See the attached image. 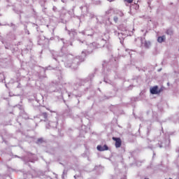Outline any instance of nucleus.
Returning <instances> with one entry per match:
<instances>
[{
  "instance_id": "1",
  "label": "nucleus",
  "mask_w": 179,
  "mask_h": 179,
  "mask_svg": "<svg viewBox=\"0 0 179 179\" xmlns=\"http://www.w3.org/2000/svg\"><path fill=\"white\" fill-rule=\"evenodd\" d=\"M112 140L115 142V146L116 147V148H120L121 147L122 141H121L120 138L112 137Z\"/></svg>"
},
{
  "instance_id": "2",
  "label": "nucleus",
  "mask_w": 179,
  "mask_h": 179,
  "mask_svg": "<svg viewBox=\"0 0 179 179\" xmlns=\"http://www.w3.org/2000/svg\"><path fill=\"white\" fill-rule=\"evenodd\" d=\"M151 94H159L160 91L158 90V86H154L152 88H150Z\"/></svg>"
},
{
  "instance_id": "3",
  "label": "nucleus",
  "mask_w": 179,
  "mask_h": 179,
  "mask_svg": "<svg viewBox=\"0 0 179 179\" xmlns=\"http://www.w3.org/2000/svg\"><path fill=\"white\" fill-rule=\"evenodd\" d=\"M108 149H109V148L107 146V145H104L103 146H101V145H99L97 146V150L99 152L107 151Z\"/></svg>"
},
{
  "instance_id": "4",
  "label": "nucleus",
  "mask_w": 179,
  "mask_h": 179,
  "mask_svg": "<svg viewBox=\"0 0 179 179\" xmlns=\"http://www.w3.org/2000/svg\"><path fill=\"white\" fill-rule=\"evenodd\" d=\"M165 39H166L165 36H159L157 38V42H159V43H162L163 41H165Z\"/></svg>"
},
{
  "instance_id": "5",
  "label": "nucleus",
  "mask_w": 179,
  "mask_h": 179,
  "mask_svg": "<svg viewBox=\"0 0 179 179\" xmlns=\"http://www.w3.org/2000/svg\"><path fill=\"white\" fill-rule=\"evenodd\" d=\"M43 118H45V120H48V113H43L42 115H41Z\"/></svg>"
},
{
  "instance_id": "6",
  "label": "nucleus",
  "mask_w": 179,
  "mask_h": 179,
  "mask_svg": "<svg viewBox=\"0 0 179 179\" xmlns=\"http://www.w3.org/2000/svg\"><path fill=\"white\" fill-rule=\"evenodd\" d=\"M124 2H127V3H133L134 0H124Z\"/></svg>"
},
{
  "instance_id": "7",
  "label": "nucleus",
  "mask_w": 179,
  "mask_h": 179,
  "mask_svg": "<svg viewBox=\"0 0 179 179\" xmlns=\"http://www.w3.org/2000/svg\"><path fill=\"white\" fill-rule=\"evenodd\" d=\"M37 141H38L39 143H41L43 141V139L42 138H39L37 140Z\"/></svg>"
},
{
  "instance_id": "8",
  "label": "nucleus",
  "mask_w": 179,
  "mask_h": 179,
  "mask_svg": "<svg viewBox=\"0 0 179 179\" xmlns=\"http://www.w3.org/2000/svg\"><path fill=\"white\" fill-rule=\"evenodd\" d=\"M107 1H108L109 2H113V0H107Z\"/></svg>"
},
{
  "instance_id": "9",
  "label": "nucleus",
  "mask_w": 179,
  "mask_h": 179,
  "mask_svg": "<svg viewBox=\"0 0 179 179\" xmlns=\"http://www.w3.org/2000/svg\"><path fill=\"white\" fill-rule=\"evenodd\" d=\"M116 19L117 20V18H115V20H116Z\"/></svg>"
},
{
  "instance_id": "10",
  "label": "nucleus",
  "mask_w": 179,
  "mask_h": 179,
  "mask_svg": "<svg viewBox=\"0 0 179 179\" xmlns=\"http://www.w3.org/2000/svg\"><path fill=\"white\" fill-rule=\"evenodd\" d=\"M145 179H149V178H145Z\"/></svg>"
}]
</instances>
